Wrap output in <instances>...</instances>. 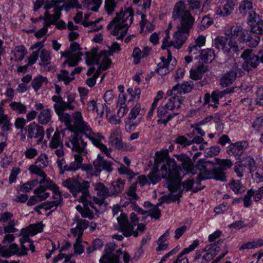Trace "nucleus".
<instances>
[{"instance_id":"55","label":"nucleus","mask_w":263,"mask_h":263,"mask_svg":"<svg viewBox=\"0 0 263 263\" xmlns=\"http://www.w3.org/2000/svg\"><path fill=\"white\" fill-rule=\"evenodd\" d=\"M85 62L88 66H93L95 64H99V61L93 57L91 52H86Z\"/></svg>"},{"instance_id":"26","label":"nucleus","mask_w":263,"mask_h":263,"mask_svg":"<svg viewBox=\"0 0 263 263\" xmlns=\"http://www.w3.org/2000/svg\"><path fill=\"white\" fill-rule=\"evenodd\" d=\"M253 4L252 2L249 0H243L239 5V10L241 14L242 15H246L247 14H253L252 10Z\"/></svg>"},{"instance_id":"40","label":"nucleus","mask_w":263,"mask_h":263,"mask_svg":"<svg viewBox=\"0 0 263 263\" xmlns=\"http://www.w3.org/2000/svg\"><path fill=\"white\" fill-rule=\"evenodd\" d=\"M118 172L120 175H125L129 177V180H132L136 176L133 171L126 167L123 164H120V167L118 168Z\"/></svg>"},{"instance_id":"56","label":"nucleus","mask_w":263,"mask_h":263,"mask_svg":"<svg viewBox=\"0 0 263 263\" xmlns=\"http://www.w3.org/2000/svg\"><path fill=\"white\" fill-rule=\"evenodd\" d=\"M79 59L75 55L72 58L66 59L62 64V67L64 68L66 65H68L69 67H74L79 64Z\"/></svg>"},{"instance_id":"61","label":"nucleus","mask_w":263,"mask_h":263,"mask_svg":"<svg viewBox=\"0 0 263 263\" xmlns=\"http://www.w3.org/2000/svg\"><path fill=\"white\" fill-rule=\"evenodd\" d=\"M147 211L151 218L155 219L156 220H159L161 216V211L159 208H153L152 209Z\"/></svg>"},{"instance_id":"45","label":"nucleus","mask_w":263,"mask_h":263,"mask_svg":"<svg viewBox=\"0 0 263 263\" xmlns=\"http://www.w3.org/2000/svg\"><path fill=\"white\" fill-rule=\"evenodd\" d=\"M220 152V148L217 145L212 146L206 148L204 153L205 157H212L217 156Z\"/></svg>"},{"instance_id":"51","label":"nucleus","mask_w":263,"mask_h":263,"mask_svg":"<svg viewBox=\"0 0 263 263\" xmlns=\"http://www.w3.org/2000/svg\"><path fill=\"white\" fill-rule=\"evenodd\" d=\"M48 156L47 154H46L45 153L41 154L37 157V158L35 160L34 164H33V165H36V166H37L38 165L42 166L43 165H44L45 164L46 165V167H47V166L48 164Z\"/></svg>"},{"instance_id":"63","label":"nucleus","mask_w":263,"mask_h":263,"mask_svg":"<svg viewBox=\"0 0 263 263\" xmlns=\"http://www.w3.org/2000/svg\"><path fill=\"white\" fill-rule=\"evenodd\" d=\"M245 220L240 219L235 221L228 226L230 229H234L235 230H240L248 226V224H244Z\"/></svg>"},{"instance_id":"30","label":"nucleus","mask_w":263,"mask_h":263,"mask_svg":"<svg viewBox=\"0 0 263 263\" xmlns=\"http://www.w3.org/2000/svg\"><path fill=\"white\" fill-rule=\"evenodd\" d=\"M220 251L219 246L216 247L213 250L205 253L201 257L199 263H208L215 257Z\"/></svg>"},{"instance_id":"16","label":"nucleus","mask_w":263,"mask_h":263,"mask_svg":"<svg viewBox=\"0 0 263 263\" xmlns=\"http://www.w3.org/2000/svg\"><path fill=\"white\" fill-rule=\"evenodd\" d=\"M109 141L112 145L118 150H121L123 148L122 137L118 130L113 131L109 138Z\"/></svg>"},{"instance_id":"20","label":"nucleus","mask_w":263,"mask_h":263,"mask_svg":"<svg viewBox=\"0 0 263 263\" xmlns=\"http://www.w3.org/2000/svg\"><path fill=\"white\" fill-rule=\"evenodd\" d=\"M49 81L47 77L41 74H39L34 77L31 82V85L35 92H37L42 87V85L45 83L47 84Z\"/></svg>"},{"instance_id":"49","label":"nucleus","mask_w":263,"mask_h":263,"mask_svg":"<svg viewBox=\"0 0 263 263\" xmlns=\"http://www.w3.org/2000/svg\"><path fill=\"white\" fill-rule=\"evenodd\" d=\"M127 195L129 197V200H137L139 199V196L136 194V184H132L129 187L127 192Z\"/></svg>"},{"instance_id":"14","label":"nucleus","mask_w":263,"mask_h":263,"mask_svg":"<svg viewBox=\"0 0 263 263\" xmlns=\"http://www.w3.org/2000/svg\"><path fill=\"white\" fill-rule=\"evenodd\" d=\"M238 69L231 70L224 73L220 79V85L222 87H227L231 85L237 76Z\"/></svg>"},{"instance_id":"18","label":"nucleus","mask_w":263,"mask_h":263,"mask_svg":"<svg viewBox=\"0 0 263 263\" xmlns=\"http://www.w3.org/2000/svg\"><path fill=\"white\" fill-rule=\"evenodd\" d=\"M175 48L178 49L181 48L184 43L186 42L187 36L184 32L177 29L174 34Z\"/></svg>"},{"instance_id":"12","label":"nucleus","mask_w":263,"mask_h":263,"mask_svg":"<svg viewBox=\"0 0 263 263\" xmlns=\"http://www.w3.org/2000/svg\"><path fill=\"white\" fill-rule=\"evenodd\" d=\"M70 131L73 135H71L69 137V142L71 143L72 147V149L77 153L81 152V148L80 147V139H81V136H85L87 130H80L75 131L76 129L69 128Z\"/></svg>"},{"instance_id":"35","label":"nucleus","mask_w":263,"mask_h":263,"mask_svg":"<svg viewBox=\"0 0 263 263\" xmlns=\"http://www.w3.org/2000/svg\"><path fill=\"white\" fill-rule=\"evenodd\" d=\"M65 96L67 98V101H65L64 105L67 106L68 110H73L75 108V106L73 104L75 102L76 98V94L73 92L67 91L65 92Z\"/></svg>"},{"instance_id":"23","label":"nucleus","mask_w":263,"mask_h":263,"mask_svg":"<svg viewBox=\"0 0 263 263\" xmlns=\"http://www.w3.org/2000/svg\"><path fill=\"white\" fill-rule=\"evenodd\" d=\"M199 57L203 63L207 64L210 63L214 59V51L210 48L201 50Z\"/></svg>"},{"instance_id":"24","label":"nucleus","mask_w":263,"mask_h":263,"mask_svg":"<svg viewBox=\"0 0 263 263\" xmlns=\"http://www.w3.org/2000/svg\"><path fill=\"white\" fill-rule=\"evenodd\" d=\"M105 159L100 154L97 155L96 160H94L93 164L94 166L95 171L93 174V176L98 177L100 175Z\"/></svg>"},{"instance_id":"34","label":"nucleus","mask_w":263,"mask_h":263,"mask_svg":"<svg viewBox=\"0 0 263 263\" xmlns=\"http://www.w3.org/2000/svg\"><path fill=\"white\" fill-rule=\"evenodd\" d=\"M10 108L18 114H24L27 112V107L21 102H12L10 105Z\"/></svg>"},{"instance_id":"47","label":"nucleus","mask_w":263,"mask_h":263,"mask_svg":"<svg viewBox=\"0 0 263 263\" xmlns=\"http://www.w3.org/2000/svg\"><path fill=\"white\" fill-rule=\"evenodd\" d=\"M134 229V226L130 224L125 227H119L117 230L120 232H122L125 237H129L132 235Z\"/></svg>"},{"instance_id":"52","label":"nucleus","mask_w":263,"mask_h":263,"mask_svg":"<svg viewBox=\"0 0 263 263\" xmlns=\"http://www.w3.org/2000/svg\"><path fill=\"white\" fill-rule=\"evenodd\" d=\"M76 180H72L70 178H69L62 182V185L67 188L69 191L73 194L74 190L75 189V183Z\"/></svg>"},{"instance_id":"15","label":"nucleus","mask_w":263,"mask_h":263,"mask_svg":"<svg viewBox=\"0 0 263 263\" xmlns=\"http://www.w3.org/2000/svg\"><path fill=\"white\" fill-rule=\"evenodd\" d=\"M89 182L88 181H83L82 182H80L76 180L75 183V189L74 190L73 195H76L78 193H82V196L81 198H83V196H89Z\"/></svg>"},{"instance_id":"48","label":"nucleus","mask_w":263,"mask_h":263,"mask_svg":"<svg viewBox=\"0 0 263 263\" xmlns=\"http://www.w3.org/2000/svg\"><path fill=\"white\" fill-rule=\"evenodd\" d=\"M59 116V120L65 124L67 127H71V118L70 115L68 113H62Z\"/></svg>"},{"instance_id":"31","label":"nucleus","mask_w":263,"mask_h":263,"mask_svg":"<svg viewBox=\"0 0 263 263\" xmlns=\"http://www.w3.org/2000/svg\"><path fill=\"white\" fill-rule=\"evenodd\" d=\"M125 180L121 178H118L116 182L112 184L114 188V191H111V195L112 196H117V195L122 193Z\"/></svg>"},{"instance_id":"42","label":"nucleus","mask_w":263,"mask_h":263,"mask_svg":"<svg viewBox=\"0 0 263 263\" xmlns=\"http://www.w3.org/2000/svg\"><path fill=\"white\" fill-rule=\"evenodd\" d=\"M214 164V161L206 160L205 159H200L195 164L194 170L197 172V170H199L200 172L203 171L207 168L206 164Z\"/></svg>"},{"instance_id":"50","label":"nucleus","mask_w":263,"mask_h":263,"mask_svg":"<svg viewBox=\"0 0 263 263\" xmlns=\"http://www.w3.org/2000/svg\"><path fill=\"white\" fill-rule=\"evenodd\" d=\"M163 95L164 92L162 90H159L157 92V95L154 99L153 102L148 111V114L153 112V111L156 109L157 106L158 101L163 98Z\"/></svg>"},{"instance_id":"28","label":"nucleus","mask_w":263,"mask_h":263,"mask_svg":"<svg viewBox=\"0 0 263 263\" xmlns=\"http://www.w3.org/2000/svg\"><path fill=\"white\" fill-rule=\"evenodd\" d=\"M213 164H218L220 170L225 171L230 169L233 166V162L228 159H220L218 158H214Z\"/></svg>"},{"instance_id":"2","label":"nucleus","mask_w":263,"mask_h":263,"mask_svg":"<svg viewBox=\"0 0 263 263\" xmlns=\"http://www.w3.org/2000/svg\"><path fill=\"white\" fill-rule=\"evenodd\" d=\"M176 159L181 163L178 164L176 160L168 157L161 166L173 172V174L176 176L181 175L180 172L184 173L182 176L187 175H195L197 174L194 170L195 164L192 159L186 154L180 153L174 155Z\"/></svg>"},{"instance_id":"57","label":"nucleus","mask_w":263,"mask_h":263,"mask_svg":"<svg viewBox=\"0 0 263 263\" xmlns=\"http://www.w3.org/2000/svg\"><path fill=\"white\" fill-rule=\"evenodd\" d=\"M178 115H179L178 112L170 114L166 116V118H159V119L157 120V123L158 125L163 124L164 126H166L168 122Z\"/></svg>"},{"instance_id":"32","label":"nucleus","mask_w":263,"mask_h":263,"mask_svg":"<svg viewBox=\"0 0 263 263\" xmlns=\"http://www.w3.org/2000/svg\"><path fill=\"white\" fill-rule=\"evenodd\" d=\"M170 157L168 155V151L167 149H162L156 152L154 156V162L159 164L164 163L167 158Z\"/></svg>"},{"instance_id":"6","label":"nucleus","mask_w":263,"mask_h":263,"mask_svg":"<svg viewBox=\"0 0 263 263\" xmlns=\"http://www.w3.org/2000/svg\"><path fill=\"white\" fill-rule=\"evenodd\" d=\"M24 130L27 132L28 139L33 138H38L37 143H41L43 141L45 136V130L43 126L39 125L35 122L30 123L25 128Z\"/></svg>"},{"instance_id":"59","label":"nucleus","mask_w":263,"mask_h":263,"mask_svg":"<svg viewBox=\"0 0 263 263\" xmlns=\"http://www.w3.org/2000/svg\"><path fill=\"white\" fill-rule=\"evenodd\" d=\"M21 173V169L19 167H14L12 169L9 177V183L12 184L16 181L18 175Z\"/></svg>"},{"instance_id":"7","label":"nucleus","mask_w":263,"mask_h":263,"mask_svg":"<svg viewBox=\"0 0 263 263\" xmlns=\"http://www.w3.org/2000/svg\"><path fill=\"white\" fill-rule=\"evenodd\" d=\"M241 57L245 61L243 65V68L247 71L256 68L260 63L258 57L248 50L244 51Z\"/></svg>"},{"instance_id":"17","label":"nucleus","mask_w":263,"mask_h":263,"mask_svg":"<svg viewBox=\"0 0 263 263\" xmlns=\"http://www.w3.org/2000/svg\"><path fill=\"white\" fill-rule=\"evenodd\" d=\"M220 99L217 90H214L210 95L209 93H206L203 97L204 104H209L210 101L214 103V104H210V106L213 108H217L219 104Z\"/></svg>"},{"instance_id":"25","label":"nucleus","mask_w":263,"mask_h":263,"mask_svg":"<svg viewBox=\"0 0 263 263\" xmlns=\"http://www.w3.org/2000/svg\"><path fill=\"white\" fill-rule=\"evenodd\" d=\"M95 190L97 191V194L100 197L106 198L108 197L112 196L111 191L109 192L108 188L102 182L96 183Z\"/></svg>"},{"instance_id":"10","label":"nucleus","mask_w":263,"mask_h":263,"mask_svg":"<svg viewBox=\"0 0 263 263\" xmlns=\"http://www.w3.org/2000/svg\"><path fill=\"white\" fill-rule=\"evenodd\" d=\"M51 183H53V181L50 178L49 179H42L39 181V186L37 187L33 191L35 195H37L39 198V201H44L46 200L50 196V193L47 192V186Z\"/></svg>"},{"instance_id":"33","label":"nucleus","mask_w":263,"mask_h":263,"mask_svg":"<svg viewBox=\"0 0 263 263\" xmlns=\"http://www.w3.org/2000/svg\"><path fill=\"white\" fill-rule=\"evenodd\" d=\"M58 81H63L65 85H68L74 79V77H70L69 72L67 70L62 69L60 73L57 74Z\"/></svg>"},{"instance_id":"8","label":"nucleus","mask_w":263,"mask_h":263,"mask_svg":"<svg viewBox=\"0 0 263 263\" xmlns=\"http://www.w3.org/2000/svg\"><path fill=\"white\" fill-rule=\"evenodd\" d=\"M193 84L192 81H184L181 84L178 83L173 86L171 90L167 91L166 94L168 96H172L174 93L177 96L186 94L192 91L193 89Z\"/></svg>"},{"instance_id":"62","label":"nucleus","mask_w":263,"mask_h":263,"mask_svg":"<svg viewBox=\"0 0 263 263\" xmlns=\"http://www.w3.org/2000/svg\"><path fill=\"white\" fill-rule=\"evenodd\" d=\"M245 161V164L243 165L248 167L250 172L253 171L255 169L256 163L253 157H248L246 158Z\"/></svg>"},{"instance_id":"53","label":"nucleus","mask_w":263,"mask_h":263,"mask_svg":"<svg viewBox=\"0 0 263 263\" xmlns=\"http://www.w3.org/2000/svg\"><path fill=\"white\" fill-rule=\"evenodd\" d=\"M117 220L119 225V227H125L130 224L127 215L124 212L121 213L120 215L117 217Z\"/></svg>"},{"instance_id":"39","label":"nucleus","mask_w":263,"mask_h":263,"mask_svg":"<svg viewBox=\"0 0 263 263\" xmlns=\"http://www.w3.org/2000/svg\"><path fill=\"white\" fill-rule=\"evenodd\" d=\"M60 198V200L47 201L43 203L44 206V210L47 211L53 207L57 208L58 206H61L63 204V198L61 197Z\"/></svg>"},{"instance_id":"60","label":"nucleus","mask_w":263,"mask_h":263,"mask_svg":"<svg viewBox=\"0 0 263 263\" xmlns=\"http://www.w3.org/2000/svg\"><path fill=\"white\" fill-rule=\"evenodd\" d=\"M201 28L202 30L208 28L210 26L213 24V19L209 16V15L204 16L201 20Z\"/></svg>"},{"instance_id":"3","label":"nucleus","mask_w":263,"mask_h":263,"mask_svg":"<svg viewBox=\"0 0 263 263\" xmlns=\"http://www.w3.org/2000/svg\"><path fill=\"white\" fill-rule=\"evenodd\" d=\"M230 39L223 36H218L214 40L215 47L221 49L223 53L229 58H232L234 54H239L240 44L237 38H232L231 31ZM242 48H241L242 49Z\"/></svg>"},{"instance_id":"29","label":"nucleus","mask_w":263,"mask_h":263,"mask_svg":"<svg viewBox=\"0 0 263 263\" xmlns=\"http://www.w3.org/2000/svg\"><path fill=\"white\" fill-rule=\"evenodd\" d=\"M45 167L46 165L45 164L42 166L38 165L37 166L36 165H31L29 166V171L31 174H34L37 176L42 177V179H47V175L43 170Z\"/></svg>"},{"instance_id":"43","label":"nucleus","mask_w":263,"mask_h":263,"mask_svg":"<svg viewBox=\"0 0 263 263\" xmlns=\"http://www.w3.org/2000/svg\"><path fill=\"white\" fill-rule=\"evenodd\" d=\"M254 195V190L250 189L247 192V194L244 195L243 198V206L245 208H249L252 203V197Z\"/></svg>"},{"instance_id":"46","label":"nucleus","mask_w":263,"mask_h":263,"mask_svg":"<svg viewBox=\"0 0 263 263\" xmlns=\"http://www.w3.org/2000/svg\"><path fill=\"white\" fill-rule=\"evenodd\" d=\"M133 58V63L135 65H138L140 63L142 57V51L138 47H135L132 54Z\"/></svg>"},{"instance_id":"11","label":"nucleus","mask_w":263,"mask_h":263,"mask_svg":"<svg viewBox=\"0 0 263 263\" xmlns=\"http://www.w3.org/2000/svg\"><path fill=\"white\" fill-rule=\"evenodd\" d=\"M195 19L189 11L184 12L183 15L180 17V24L177 29L180 30L186 34H189L190 30L192 28Z\"/></svg>"},{"instance_id":"54","label":"nucleus","mask_w":263,"mask_h":263,"mask_svg":"<svg viewBox=\"0 0 263 263\" xmlns=\"http://www.w3.org/2000/svg\"><path fill=\"white\" fill-rule=\"evenodd\" d=\"M147 178L149 182L154 185L161 181V178H162V176L161 177L159 175V173L150 172L147 175Z\"/></svg>"},{"instance_id":"4","label":"nucleus","mask_w":263,"mask_h":263,"mask_svg":"<svg viewBox=\"0 0 263 263\" xmlns=\"http://www.w3.org/2000/svg\"><path fill=\"white\" fill-rule=\"evenodd\" d=\"M249 146V142L248 140L238 141L229 145L226 152L229 156H234L236 159L240 160Z\"/></svg>"},{"instance_id":"1","label":"nucleus","mask_w":263,"mask_h":263,"mask_svg":"<svg viewBox=\"0 0 263 263\" xmlns=\"http://www.w3.org/2000/svg\"><path fill=\"white\" fill-rule=\"evenodd\" d=\"M247 21L250 30L243 29L241 26H233L231 33L232 38L238 39L241 48H255L260 41L261 34H263L262 17L253 12L248 16Z\"/></svg>"},{"instance_id":"22","label":"nucleus","mask_w":263,"mask_h":263,"mask_svg":"<svg viewBox=\"0 0 263 263\" xmlns=\"http://www.w3.org/2000/svg\"><path fill=\"white\" fill-rule=\"evenodd\" d=\"M89 227L88 221L83 219H78L77 221V226L75 228L71 229V233L76 236L77 232L84 233V230Z\"/></svg>"},{"instance_id":"41","label":"nucleus","mask_w":263,"mask_h":263,"mask_svg":"<svg viewBox=\"0 0 263 263\" xmlns=\"http://www.w3.org/2000/svg\"><path fill=\"white\" fill-rule=\"evenodd\" d=\"M212 179L220 181H225L227 179L226 173L219 168L213 170Z\"/></svg>"},{"instance_id":"27","label":"nucleus","mask_w":263,"mask_h":263,"mask_svg":"<svg viewBox=\"0 0 263 263\" xmlns=\"http://www.w3.org/2000/svg\"><path fill=\"white\" fill-rule=\"evenodd\" d=\"M174 96L170 98L167 103L164 106L166 107V109L170 110H173L176 107L174 102H177L179 104H182L184 101V97L181 96H177L176 93H174Z\"/></svg>"},{"instance_id":"36","label":"nucleus","mask_w":263,"mask_h":263,"mask_svg":"<svg viewBox=\"0 0 263 263\" xmlns=\"http://www.w3.org/2000/svg\"><path fill=\"white\" fill-rule=\"evenodd\" d=\"M49 185L47 186V188L49 189V190L52 192V198L54 200H60V198L62 197V194L61 192L60 191L59 187L53 181V183H51Z\"/></svg>"},{"instance_id":"5","label":"nucleus","mask_w":263,"mask_h":263,"mask_svg":"<svg viewBox=\"0 0 263 263\" xmlns=\"http://www.w3.org/2000/svg\"><path fill=\"white\" fill-rule=\"evenodd\" d=\"M161 170L164 171V175L162 176V178L166 180L169 191L176 192L180 190L181 187V182L183 176H175L173 174V172L165 169L162 166H161Z\"/></svg>"},{"instance_id":"38","label":"nucleus","mask_w":263,"mask_h":263,"mask_svg":"<svg viewBox=\"0 0 263 263\" xmlns=\"http://www.w3.org/2000/svg\"><path fill=\"white\" fill-rule=\"evenodd\" d=\"M172 55L170 49H167V59L164 57H161V63H159L157 65V67L159 68L164 69V68H168L171 62L172 61Z\"/></svg>"},{"instance_id":"21","label":"nucleus","mask_w":263,"mask_h":263,"mask_svg":"<svg viewBox=\"0 0 263 263\" xmlns=\"http://www.w3.org/2000/svg\"><path fill=\"white\" fill-rule=\"evenodd\" d=\"M52 110L50 108H46L40 112L37 117L38 122L42 125H46L51 120V112Z\"/></svg>"},{"instance_id":"44","label":"nucleus","mask_w":263,"mask_h":263,"mask_svg":"<svg viewBox=\"0 0 263 263\" xmlns=\"http://www.w3.org/2000/svg\"><path fill=\"white\" fill-rule=\"evenodd\" d=\"M117 6V3L115 0H105L104 8L105 10L108 15L112 14L115 8Z\"/></svg>"},{"instance_id":"9","label":"nucleus","mask_w":263,"mask_h":263,"mask_svg":"<svg viewBox=\"0 0 263 263\" xmlns=\"http://www.w3.org/2000/svg\"><path fill=\"white\" fill-rule=\"evenodd\" d=\"M73 117L74 119V126H72L71 128L76 129L75 131H79V129L87 130L89 131L90 134L96 135V136L98 137L103 138L101 134H95L93 132L90 125L87 122L84 121L83 118L80 111H76Z\"/></svg>"},{"instance_id":"19","label":"nucleus","mask_w":263,"mask_h":263,"mask_svg":"<svg viewBox=\"0 0 263 263\" xmlns=\"http://www.w3.org/2000/svg\"><path fill=\"white\" fill-rule=\"evenodd\" d=\"M185 8L184 3L182 1L177 2L174 6L172 12V18L174 20L180 18L184 13Z\"/></svg>"},{"instance_id":"64","label":"nucleus","mask_w":263,"mask_h":263,"mask_svg":"<svg viewBox=\"0 0 263 263\" xmlns=\"http://www.w3.org/2000/svg\"><path fill=\"white\" fill-rule=\"evenodd\" d=\"M256 104L257 105L263 106V87L258 88L256 91Z\"/></svg>"},{"instance_id":"58","label":"nucleus","mask_w":263,"mask_h":263,"mask_svg":"<svg viewBox=\"0 0 263 263\" xmlns=\"http://www.w3.org/2000/svg\"><path fill=\"white\" fill-rule=\"evenodd\" d=\"M112 64V60L109 58H104L99 66L98 67V70L102 69V70H106L110 68Z\"/></svg>"},{"instance_id":"37","label":"nucleus","mask_w":263,"mask_h":263,"mask_svg":"<svg viewBox=\"0 0 263 263\" xmlns=\"http://www.w3.org/2000/svg\"><path fill=\"white\" fill-rule=\"evenodd\" d=\"M39 184L37 179H33L23 183L20 186V191L22 192H29L33 188Z\"/></svg>"},{"instance_id":"13","label":"nucleus","mask_w":263,"mask_h":263,"mask_svg":"<svg viewBox=\"0 0 263 263\" xmlns=\"http://www.w3.org/2000/svg\"><path fill=\"white\" fill-rule=\"evenodd\" d=\"M236 0H226V3L220 5L216 11L217 15L221 17L228 16L230 15L234 10Z\"/></svg>"}]
</instances>
